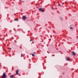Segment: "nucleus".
<instances>
[{
    "instance_id": "obj_3",
    "label": "nucleus",
    "mask_w": 78,
    "mask_h": 78,
    "mask_svg": "<svg viewBox=\"0 0 78 78\" xmlns=\"http://www.w3.org/2000/svg\"><path fill=\"white\" fill-rule=\"evenodd\" d=\"M39 9L40 11L41 12H44V10H43V9H42L41 8H40Z\"/></svg>"
},
{
    "instance_id": "obj_4",
    "label": "nucleus",
    "mask_w": 78,
    "mask_h": 78,
    "mask_svg": "<svg viewBox=\"0 0 78 78\" xmlns=\"http://www.w3.org/2000/svg\"><path fill=\"white\" fill-rule=\"evenodd\" d=\"M19 70H17L16 71V73L15 74V75H18L19 73H18V72H19Z\"/></svg>"
},
{
    "instance_id": "obj_13",
    "label": "nucleus",
    "mask_w": 78,
    "mask_h": 78,
    "mask_svg": "<svg viewBox=\"0 0 78 78\" xmlns=\"http://www.w3.org/2000/svg\"><path fill=\"white\" fill-rule=\"evenodd\" d=\"M51 9L52 10H54V8H53V7H52Z\"/></svg>"
},
{
    "instance_id": "obj_12",
    "label": "nucleus",
    "mask_w": 78,
    "mask_h": 78,
    "mask_svg": "<svg viewBox=\"0 0 78 78\" xmlns=\"http://www.w3.org/2000/svg\"><path fill=\"white\" fill-rule=\"evenodd\" d=\"M9 50H12V49L11 48H9Z\"/></svg>"
},
{
    "instance_id": "obj_1",
    "label": "nucleus",
    "mask_w": 78,
    "mask_h": 78,
    "mask_svg": "<svg viewBox=\"0 0 78 78\" xmlns=\"http://www.w3.org/2000/svg\"><path fill=\"white\" fill-rule=\"evenodd\" d=\"M6 78V75L5 73H4L2 76V78Z\"/></svg>"
},
{
    "instance_id": "obj_5",
    "label": "nucleus",
    "mask_w": 78,
    "mask_h": 78,
    "mask_svg": "<svg viewBox=\"0 0 78 78\" xmlns=\"http://www.w3.org/2000/svg\"><path fill=\"white\" fill-rule=\"evenodd\" d=\"M66 61H68L70 60V58H66Z\"/></svg>"
},
{
    "instance_id": "obj_16",
    "label": "nucleus",
    "mask_w": 78,
    "mask_h": 78,
    "mask_svg": "<svg viewBox=\"0 0 78 78\" xmlns=\"http://www.w3.org/2000/svg\"><path fill=\"white\" fill-rule=\"evenodd\" d=\"M34 54H36V52H34Z\"/></svg>"
},
{
    "instance_id": "obj_8",
    "label": "nucleus",
    "mask_w": 78,
    "mask_h": 78,
    "mask_svg": "<svg viewBox=\"0 0 78 78\" xmlns=\"http://www.w3.org/2000/svg\"><path fill=\"white\" fill-rule=\"evenodd\" d=\"M14 21H18V20L17 19H15L14 20Z\"/></svg>"
},
{
    "instance_id": "obj_9",
    "label": "nucleus",
    "mask_w": 78,
    "mask_h": 78,
    "mask_svg": "<svg viewBox=\"0 0 78 78\" xmlns=\"http://www.w3.org/2000/svg\"><path fill=\"white\" fill-rule=\"evenodd\" d=\"M70 29L71 30H73V27H70Z\"/></svg>"
},
{
    "instance_id": "obj_11",
    "label": "nucleus",
    "mask_w": 78,
    "mask_h": 78,
    "mask_svg": "<svg viewBox=\"0 0 78 78\" xmlns=\"http://www.w3.org/2000/svg\"><path fill=\"white\" fill-rule=\"evenodd\" d=\"M32 56H34V55L33 54H32Z\"/></svg>"
},
{
    "instance_id": "obj_10",
    "label": "nucleus",
    "mask_w": 78,
    "mask_h": 78,
    "mask_svg": "<svg viewBox=\"0 0 78 78\" xmlns=\"http://www.w3.org/2000/svg\"><path fill=\"white\" fill-rule=\"evenodd\" d=\"M22 56H23V54H21V57H22Z\"/></svg>"
},
{
    "instance_id": "obj_7",
    "label": "nucleus",
    "mask_w": 78,
    "mask_h": 78,
    "mask_svg": "<svg viewBox=\"0 0 78 78\" xmlns=\"http://www.w3.org/2000/svg\"><path fill=\"white\" fill-rule=\"evenodd\" d=\"M14 76L13 75H10V78H13V77H14Z\"/></svg>"
},
{
    "instance_id": "obj_14",
    "label": "nucleus",
    "mask_w": 78,
    "mask_h": 78,
    "mask_svg": "<svg viewBox=\"0 0 78 78\" xmlns=\"http://www.w3.org/2000/svg\"><path fill=\"white\" fill-rule=\"evenodd\" d=\"M60 19H61V20H62V18H60Z\"/></svg>"
},
{
    "instance_id": "obj_6",
    "label": "nucleus",
    "mask_w": 78,
    "mask_h": 78,
    "mask_svg": "<svg viewBox=\"0 0 78 78\" xmlns=\"http://www.w3.org/2000/svg\"><path fill=\"white\" fill-rule=\"evenodd\" d=\"M72 54H73V55L74 56H75V52L73 51Z\"/></svg>"
},
{
    "instance_id": "obj_15",
    "label": "nucleus",
    "mask_w": 78,
    "mask_h": 78,
    "mask_svg": "<svg viewBox=\"0 0 78 78\" xmlns=\"http://www.w3.org/2000/svg\"><path fill=\"white\" fill-rule=\"evenodd\" d=\"M31 41H33V40L32 39L30 40V42H31Z\"/></svg>"
},
{
    "instance_id": "obj_17",
    "label": "nucleus",
    "mask_w": 78,
    "mask_h": 78,
    "mask_svg": "<svg viewBox=\"0 0 78 78\" xmlns=\"http://www.w3.org/2000/svg\"><path fill=\"white\" fill-rule=\"evenodd\" d=\"M58 5H59V6H60V5L59 4Z\"/></svg>"
},
{
    "instance_id": "obj_2",
    "label": "nucleus",
    "mask_w": 78,
    "mask_h": 78,
    "mask_svg": "<svg viewBox=\"0 0 78 78\" xmlns=\"http://www.w3.org/2000/svg\"><path fill=\"white\" fill-rule=\"evenodd\" d=\"M23 20H25V19H27V17L25 16H23L22 17Z\"/></svg>"
}]
</instances>
